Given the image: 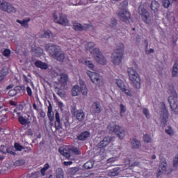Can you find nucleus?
<instances>
[{
  "label": "nucleus",
  "mask_w": 178,
  "mask_h": 178,
  "mask_svg": "<svg viewBox=\"0 0 178 178\" xmlns=\"http://www.w3.org/2000/svg\"><path fill=\"white\" fill-rule=\"evenodd\" d=\"M54 77H58V80L62 86H66L67 84V81H69V76H67V74L60 73L58 71L54 72Z\"/></svg>",
  "instance_id": "obj_10"
},
{
  "label": "nucleus",
  "mask_w": 178,
  "mask_h": 178,
  "mask_svg": "<svg viewBox=\"0 0 178 178\" xmlns=\"http://www.w3.org/2000/svg\"><path fill=\"white\" fill-rule=\"evenodd\" d=\"M72 163H73V161H72L63 162V165H65V166H70V165H72Z\"/></svg>",
  "instance_id": "obj_55"
},
{
  "label": "nucleus",
  "mask_w": 178,
  "mask_h": 178,
  "mask_svg": "<svg viewBox=\"0 0 178 178\" xmlns=\"http://www.w3.org/2000/svg\"><path fill=\"white\" fill-rule=\"evenodd\" d=\"M80 92L82 93V95H87V94H88V90H87V86H86V85L83 84L81 86V88L80 89Z\"/></svg>",
  "instance_id": "obj_42"
},
{
  "label": "nucleus",
  "mask_w": 178,
  "mask_h": 178,
  "mask_svg": "<svg viewBox=\"0 0 178 178\" xmlns=\"http://www.w3.org/2000/svg\"><path fill=\"white\" fill-rule=\"evenodd\" d=\"M86 74L90 79L91 81L94 84H96V86H98L99 87L104 86V78L102 76H101V74L95 72H91L90 70L86 72Z\"/></svg>",
  "instance_id": "obj_5"
},
{
  "label": "nucleus",
  "mask_w": 178,
  "mask_h": 178,
  "mask_svg": "<svg viewBox=\"0 0 178 178\" xmlns=\"http://www.w3.org/2000/svg\"><path fill=\"white\" fill-rule=\"evenodd\" d=\"M168 102L172 112L178 113V97L175 89L170 90V96L168 97Z\"/></svg>",
  "instance_id": "obj_4"
},
{
  "label": "nucleus",
  "mask_w": 178,
  "mask_h": 178,
  "mask_svg": "<svg viewBox=\"0 0 178 178\" xmlns=\"http://www.w3.org/2000/svg\"><path fill=\"white\" fill-rule=\"evenodd\" d=\"M32 51L36 55V56H42V55H44V50L39 47L32 48Z\"/></svg>",
  "instance_id": "obj_26"
},
{
  "label": "nucleus",
  "mask_w": 178,
  "mask_h": 178,
  "mask_svg": "<svg viewBox=\"0 0 178 178\" xmlns=\"http://www.w3.org/2000/svg\"><path fill=\"white\" fill-rule=\"evenodd\" d=\"M120 19L126 23L130 22V13L127 10H121L118 13Z\"/></svg>",
  "instance_id": "obj_13"
},
{
  "label": "nucleus",
  "mask_w": 178,
  "mask_h": 178,
  "mask_svg": "<svg viewBox=\"0 0 178 178\" xmlns=\"http://www.w3.org/2000/svg\"><path fill=\"white\" fill-rule=\"evenodd\" d=\"M71 94L73 97H77L80 94V87L79 85H75L72 87Z\"/></svg>",
  "instance_id": "obj_25"
},
{
  "label": "nucleus",
  "mask_w": 178,
  "mask_h": 178,
  "mask_svg": "<svg viewBox=\"0 0 178 178\" xmlns=\"http://www.w3.org/2000/svg\"><path fill=\"white\" fill-rule=\"evenodd\" d=\"M26 92L28 95H29V97H31V95H33V92L31 91V88L29 86L26 88Z\"/></svg>",
  "instance_id": "obj_53"
},
{
  "label": "nucleus",
  "mask_w": 178,
  "mask_h": 178,
  "mask_svg": "<svg viewBox=\"0 0 178 178\" xmlns=\"http://www.w3.org/2000/svg\"><path fill=\"white\" fill-rule=\"evenodd\" d=\"M26 163V160L24 159H19L17 160L16 161L14 162V165L15 166H23Z\"/></svg>",
  "instance_id": "obj_38"
},
{
  "label": "nucleus",
  "mask_w": 178,
  "mask_h": 178,
  "mask_svg": "<svg viewBox=\"0 0 178 178\" xmlns=\"http://www.w3.org/2000/svg\"><path fill=\"white\" fill-rule=\"evenodd\" d=\"M18 115V120L21 124H29L30 123V120H29L28 117H26V115H20L19 113Z\"/></svg>",
  "instance_id": "obj_20"
},
{
  "label": "nucleus",
  "mask_w": 178,
  "mask_h": 178,
  "mask_svg": "<svg viewBox=\"0 0 178 178\" xmlns=\"http://www.w3.org/2000/svg\"><path fill=\"white\" fill-rule=\"evenodd\" d=\"M30 18H25L23 20L17 19V23H19L22 26V27H24L25 29H29V23H30Z\"/></svg>",
  "instance_id": "obj_21"
},
{
  "label": "nucleus",
  "mask_w": 178,
  "mask_h": 178,
  "mask_svg": "<svg viewBox=\"0 0 178 178\" xmlns=\"http://www.w3.org/2000/svg\"><path fill=\"white\" fill-rule=\"evenodd\" d=\"M7 152H8V154H10L11 155H15V152L10 150V149H7Z\"/></svg>",
  "instance_id": "obj_61"
},
{
  "label": "nucleus",
  "mask_w": 178,
  "mask_h": 178,
  "mask_svg": "<svg viewBox=\"0 0 178 178\" xmlns=\"http://www.w3.org/2000/svg\"><path fill=\"white\" fill-rule=\"evenodd\" d=\"M172 76V77H177L178 76V60H177L173 65Z\"/></svg>",
  "instance_id": "obj_23"
},
{
  "label": "nucleus",
  "mask_w": 178,
  "mask_h": 178,
  "mask_svg": "<svg viewBox=\"0 0 178 178\" xmlns=\"http://www.w3.org/2000/svg\"><path fill=\"white\" fill-rule=\"evenodd\" d=\"M56 177H63V170L62 168L57 169Z\"/></svg>",
  "instance_id": "obj_43"
},
{
  "label": "nucleus",
  "mask_w": 178,
  "mask_h": 178,
  "mask_svg": "<svg viewBox=\"0 0 178 178\" xmlns=\"http://www.w3.org/2000/svg\"><path fill=\"white\" fill-rule=\"evenodd\" d=\"M0 9L8 13L16 12V8L7 2L0 3Z\"/></svg>",
  "instance_id": "obj_12"
},
{
  "label": "nucleus",
  "mask_w": 178,
  "mask_h": 178,
  "mask_svg": "<svg viewBox=\"0 0 178 178\" xmlns=\"http://www.w3.org/2000/svg\"><path fill=\"white\" fill-rule=\"evenodd\" d=\"M116 161V159L115 157H111L107 160L108 163H112V162H115Z\"/></svg>",
  "instance_id": "obj_57"
},
{
  "label": "nucleus",
  "mask_w": 178,
  "mask_h": 178,
  "mask_svg": "<svg viewBox=\"0 0 178 178\" xmlns=\"http://www.w3.org/2000/svg\"><path fill=\"white\" fill-rule=\"evenodd\" d=\"M173 166L177 168L178 166V157H175L173 159Z\"/></svg>",
  "instance_id": "obj_51"
},
{
  "label": "nucleus",
  "mask_w": 178,
  "mask_h": 178,
  "mask_svg": "<svg viewBox=\"0 0 178 178\" xmlns=\"http://www.w3.org/2000/svg\"><path fill=\"white\" fill-rule=\"evenodd\" d=\"M121 91L128 97H131L133 95V92H131V90L127 88V86H125V88H124V89H122V90Z\"/></svg>",
  "instance_id": "obj_34"
},
{
  "label": "nucleus",
  "mask_w": 178,
  "mask_h": 178,
  "mask_svg": "<svg viewBox=\"0 0 178 178\" xmlns=\"http://www.w3.org/2000/svg\"><path fill=\"white\" fill-rule=\"evenodd\" d=\"M88 137H90V132L85 131L78 136V139L80 140V141H84V140H87Z\"/></svg>",
  "instance_id": "obj_29"
},
{
  "label": "nucleus",
  "mask_w": 178,
  "mask_h": 178,
  "mask_svg": "<svg viewBox=\"0 0 178 178\" xmlns=\"http://www.w3.org/2000/svg\"><path fill=\"white\" fill-rule=\"evenodd\" d=\"M95 43L92 42H90L86 44V50L90 52L92 56H93V55L95 54V49H99L95 48Z\"/></svg>",
  "instance_id": "obj_16"
},
{
  "label": "nucleus",
  "mask_w": 178,
  "mask_h": 178,
  "mask_svg": "<svg viewBox=\"0 0 178 178\" xmlns=\"http://www.w3.org/2000/svg\"><path fill=\"white\" fill-rule=\"evenodd\" d=\"M85 65L89 68L91 69L92 70L95 67V65H94V63H92V61L90 60H85Z\"/></svg>",
  "instance_id": "obj_37"
},
{
  "label": "nucleus",
  "mask_w": 178,
  "mask_h": 178,
  "mask_svg": "<svg viewBox=\"0 0 178 178\" xmlns=\"http://www.w3.org/2000/svg\"><path fill=\"white\" fill-rule=\"evenodd\" d=\"M81 4H82L81 3H80V2H76V1H75V2L72 1V2L70 3V5H73L74 6H79V5H81Z\"/></svg>",
  "instance_id": "obj_56"
},
{
  "label": "nucleus",
  "mask_w": 178,
  "mask_h": 178,
  "mask_svg": "<svg viewBox=\"0 0 178 178\" xmlns=\"http://www.w3.org/2000/svg\"><path fill=\"white\" fill-rule=\"evenodd\" d=\"M45 172H47V170H44L43 168L41 169L40 172L42 176H45Z\"/></svg>",
  "instance_id": "obj_59"
},
{
  "label": "nucleus",
  "mask_w": 178,
  "mask_h": 178,
  "mask_svg": "<svg viewBox=\"0 0 178 178\" xmlns=\"http://www.w3.org/2000/svg\"><path fill=\"white\" fill-rule=\"evenodd\" d=\"M168 170V163H166V161H163L160 164V167L159 168L158 172H157V176H162V175H166V172Z\"/></svg>",
  "instance_id": "obj_14"
},
{
  "label": "nucleus",
  "mask_w": 178,
  "mask_h": 178,
  "mask_svg": "<svg viewBox=\"0 0 178 178\" xmlns=\"http://www.w3.org/2000/svg\"><path fill=\"white\" fill-rule=\"evenodd\" d=\"M8 73H9V72L8 71V68L6 67L3 68L0 71V81H2V80H3V79H5L6 76H8Z\"/></svg>",
  "instance_id": "obj_30"
},
{
  "label": "nucleus",
  "mask_w": 178,
  "mask_h": 178,
  "mask_svg": "<svg viewBox=\"0 0 178 178\" xmlns=\"http://www.w3.org/2000/svg\"><path fill=\"white\" fill-rule=\"evenodd\" d=\"M57 105L58 106L60 109H61V111H65V109L66 108V106H65V104H63L62 102H58Z\"/></svg>",
  "instance_id": "obj_48"
},
{
  "label": "nucleus",
  "mask_w": 178,
  "mask_h": 178,
  "mask_svg": "<svg viewBox=\"0 0 178 178\" xmlns=\"http://www.w3.org/2000/svg\"><path fill=\"white\" fill-rule=\"evenodd\" d=\"M139 13L142 15L144 22H146L147 24H149V23H151L152 19L149 17V13L147 12V10L142 9L141 11H139Z\"/></svg>",
  "instance_id": "obj_15"
},
{
  "label": "nucleus",
  "mask_w": 178,
  "mask_h": 178,
  "mask_svg": "<svg viewBox=\"0 0 178 178\" xmlns=\"http://www.w3.org/2000/svg\"><path fill=\"white\" fill-rule=\"evenodd\" d=\"M90 28L89 25L84 24L82 26L81 24L79 23H74V30H76V31H81V30H87Z\"/></svg>",
  "instance_id": "obj_19"
},
{
  "label": "nucleus",
  "mask_w": 178,
  "mask_h": 178,
  "mask_svg": "<svg viewBox=\"0 0 178 178\" xmlns=\"http://www.w3.org/2000/svg\"><path fill=\"white\" fill-rule=\"evenodd\" d=\"M76 118L77 120H79V122L84 120V118H85L84 112L81 110L77 111L76 113Z\"/></svg>",
  "instance_id": "obj_28"
},
{
  "label": "nucleus",
  "mask_w": 178,
  "mask_h": 178,
  "mask_svg": "<svg viewBox=\"0 0 178 178\" xmlns=\"http://www.w3.org/2000/svg\"><path fill=\"white\" fill-rule=\"evenodd\" d=\"M93 167H94V163L91 161H89L86 162L83 165V168L85 169H92Z\"/></svg>",
  "instance_id": "obj_36"
},
{
  "label": "nucleus",
  "mask_w": 178,
  "mask_h": 178,
  "mask_svg": "<svg viewBox=\"0 0 178 178\" xmlns=\"http://www.w3.org/2000/svg\"><path fill=\"white\" fill-rule=\"evenodd\" d=\"M41 38H54L55 35L51 31L43 30L40 33Z\"/></svg>",
  "instance_id": "obj_18"
},
{
  "label": "nucleus",
  "mask_w": 178,
  "mask_h": 178,
  "mask_svg": "<svg viewBox=\"0 0 178 178\" xmlns=\"http://www.w3.org/2000/svg\"><path fill=\"white\" fill-rule=\"evenodd\" d=\"M92 111H94L95 113H99L101 112V105L98 102H95L92 105Z\"/></svg>",
  "instance_id": "obj_27"
},
{
  "label": "nucleus",
  "mask_w": 178,
  "mask_h": 178,
  "mask_svg": "<svg viewBox=\"0 0 178 178\" xmlns=\"http://www.w3.org/2000/svg\"><path fill=\"white\" fill-rule=\"evenodd\" d=\"M47 116L51 122H54V113H48Z\"/></svg>",
  "instance_id": "obj_52"
},
{
  "label": "nucleus",
  "mask_w": 178,
  "mask_h": 178,
  "mask_svg": "<svg viewBox=\"0 0 178 178\" xmlns=\"http://www.w3.org/2000/svg\"><path fill=\"white\" fill-rule=\"evenodd\" d=\"M0 120L1 122H6V120H8V118L5 115H3L0 116Z\"/></svg>",
  "instance_id": "obj_54"
},
{
  "label": "nucleus",
  "mask_w": 178,
  "mask_h": 178,
  "mask_svg": "<svg viewBox=\"0 0 178 178\" xmlns=\"http://www.w3.org/2000/svg\"><path fill=\"white\" fill-rule=\"evenodd\" d=\"M59 152L63 155V156H70V154H74V155H81V152L79 149L74 148L70 149L69 146H63L60 147Z\"/></svg>",
  "instance_id": "obj_7"
},
{
  "label": "nucleus",
  "mask_w": 178,
  "mask_h": 178,
  "mask_svg": "<svg viewBox=\"0 0 178 178\" xmlns=\"http://www.w3.org/2000/svg\"><path fill=\"white\" fill-rule=\"evenodd\" d=\"M95 53L93 54L95 60L99 65H106V59L102 55V53L99 51V49H95Z\"/></svg>",
  "instance_id": "obj_11"
},
{
  "label": "nucleus",
  "mask_w": 178,
  "mask_h": 178,
  "mask_svg": "<svg viewBox=\"0 0 178 178\" xmlns=\"http://www.w3.org/2000/svg\"><path fill=\"white\" fill-rule=\"evenodd\" d=\"M79 172V168L74 167V168H71L69 170V173L70 175H76V173H77Z\"/></svg>",
  "instance_id": "obj_44"
},
{
  "label": "nucleus",
  "mask_w": 178,
  "mask_h": 178,
  "mask_svg": "<svg viewBox=\"0 0 178 178\" xmlns=\"http://www.w3.org/2000/svg\"><path fill=\"white\" fill-rule=\"evenodd\" d=\"M160 105L161 106L160 111V119L162 123H165L169 119V112L168 111V108H166L165 103H161Z\"/></svg>",
  "instance_id": "obj_8"
},
{
  "label": "nucleus",
  "mask_w": 178,
  "mask_h": 178,
  "mask_svg": "<svg viewBox=\"0 0 178 178\" xmlns=\"http://www.w3.org/2000/svg\"><path fill=\"white\" fill-rule=\"evenodd\" d=\"M79 62L80 63H84V64H86V60H85L83 58H79Z\"/></svg>",
  "instance_id": "obj_58"
},
{
  "label": "nucleus",
  "mask_w": 178,
  "mask_h": 178,
  "mask_svg": "<svg viewBox=\"0 0 178 178\" xmlns=\"http://www.w3.org/2000/svg\"><path fill=\"white\" fill-rule=\"evenodd\" d=\"M165 133L168 134V136H173V134H175V131L172 127L168 126L165 129Z\"/></svg>",
  "instance_id": "obj_39"
},
{
  "label": "nucleus",
  "mask_w": 178,
  "mask_h": 178,
  "mask_svg": "<svg viewBox=\"0 0 178 178\" xmlns=\"http://www.w3.org/2000/svg\"><path fill=\"white\" fill-rule=\"evenodd\" d=\"M127 72L129 80L133 83L134 87L140 88L141 87V79H140V75H138L137 71L132 67H129Z\"/></svg>",
  "instance_id": "obj_3"
},
{
  "label": "nucleus",
  "mask_w": 178,
  "mask_h": 178,
  "mask_svg": "<svg viewBox=\"0 0 178 178\" xmlns=\"http://www.w3.org/2000/svg\"><path fill=\"white\" fill-rule=\"evenodd\" d=\"M35 65L36 66V67H39L40 69H48V65H47V63H42V61H36L35 63Z\"/></svg>",
  "instance_id": "obj_31"
},
{
  "label": "nucleus",
  "mask_w": 178,
  "mask_h": 178,
  "mask_svg": "<svg viewBox=\"0 0 178 178\" xmlns=\"http://www.w3.org/2000/svg\"><path fill=\"white\" fill-rule=\"evenodd\" d=\"M151 9L153 12H157L158 9H159V3L156 1H152L151 4Z\"/></svg>",
  "instance_id": "obj_32"
},
{
  "label": "nucleus",
  "mask_w": 178,
  "mask_h": 178,
  "mask_svg": "<svg viewBox=\"0 0 178 178\" xmlns=\"http://www.w3.org/2000/svg\"><path fill=\"white\" fill-rule=\"evenodd\" d=\"M14 148L15 149V151H24V147L19 143H15L14 144Z\"/></svg>",
  "instance_id": "obj_35"
},
{
  "label": "nucleus",
  "mask_w": 178,
  "mask_h": 178,
  "mask_svg": "<svg viewBox=\"0 0 178 178\" xmlns=\"http://www.w3.org/2000/svg\"><path fill=\"white\" fill-rule=\"evenodd\" d=\"M123 51H124V46L121 44L120 50H116L111 56V60L115 66H119L122 63L123 58Z\"/></svg>",
  "instance_id": "obj_6"
},
{
  "label": "nucleus",
  "mask_w": 178,
  "mask_h": 178,
  "mask_svg": "<svg viewBox=\"0 0 178 178\" xmlns=\"http://www.w3.org/2000/svg\"><path fill=\"white\" fill-rule=\"evenodd\" d=\"M130 143H131L132 148L137 149L139 147H141V143L140 142V140H138V139H136V138L131 139Z\"/></svg>",
  "instance_id": "obj_22"
},
{
  "label": "nucleus",
  "mask_w": 178,
  "mask_h": 178,
  "mask_svg": "<svg viewBox=\"0 0 178 178\" xmlns=\"http://www.w3.org/2000/svg\"><path fill=\"white\" fill-rule=\"evenodd\" d=\"M46 51L58 62H63L65 60V53L62 51V49L58 45L52 43L46 44L44 45Z\"/></svg>",
  "instance_id": "obj_1"
},
{
  "label": "nucleus",
  "mask_w": 178,
  "mask_h": 178,
  "mask_svg": "<svg viewBox=\"0 0 178 178\" xmlns=\"http://www.w3.org/2000/svg\"><path fill=\"white\" fill-rule=\"evenodd\" d=\"M120 116H123V115L126 113V107L123 104H121L120 106Z\"/></svg>",
  "instance_id": "obj_45"
},
{
  "label": "nucleus",
  "mask_w": 178,
  "mask_h": 178,
  "mask_svg": "<svg viewBox=\"0 0 178 178\" xmlns=\"http://www.w3.org/2000/svg\"><path fill=\"white\" fill-rule=\"evenodd\" d=\"M55 118H56V124H59L60 123V118L59 117V113H56Z\"/></svg>",
  "instance_id": "obj_49"
},
{
  "label": "nucleus",
  "mask_w": 178,
  "mask_h": 178,
  "mask_svg": "<svg viewBox=\"0 0 178 178\" xmlns=\"http://www.w3.org/2000/svg\"><path fill=\"white\" fill-rule=\"evenodd\" d=\"M43 169L44 170H48V169H49V164H48V163L45 164Z\"/></svg>",
  "instance_id": "obj_60"
},
{
  "label": "nucleus",
  "mask_w": 178,
  "mask_h": 178,
  "mask_svg": "<svg viewBox=\"0 0 178 178\" xmlns=\"http://www.w3.org/2000/svg\"><path fill=\"white\" fill-rule=\"evenodd\" d=\"M163 6L165 8H168V6H170L172 3H173V0H163Z\"/></svg>",
  "instance_id": "obj_41"
},
{
  "label": "nucleus",
  "mask_w": 178,
  "mask_h": 178,
  "mask_svg": "<svg viewBox=\"0 0 178 178\" xmlns=\"http://www.w3.org/2000/svg\"><path fill=\"white\" fill-rule=\"evenodd\" d=\"M40 115L41 116V118H45V113L44 111H41L40 113Z\"/></svg>",
  "instance_id": "obj_62"
},
{
  "label": "nucleus",
  "mask_w": 178,
  "mask_h": 178,
  "mask_svg": "<svg viewBox=\"0 0 178 178\" xmlns=\"http://www.w3.org/2000/svg\"><path fill=\"white\" fill-rule=\"evenodd\" d=\"M16 94H17V90H16V89H11L8 92V95H10V97H15V95H16Z\"/></svg>",
  "instance_id": "obj_47"
},
{
  "label": "nucleus",
  "mask_w": 178,
  "mask_h": 178,
  "mask_svg": "<svg viewBox=\"0 0 178 178\" xmlns=\"http://www.w3.org/2000/svg\"><path fill=\"white\" fill-rule=\"evenodd\" d=\"M111 141H112V138L109 136H106L103 138L102 140H101L98 145L97 147L99 148L98 151L100 152L99 155H101V152H104L105 147H108L109 144H111Z\"/></svg>",
  "instance_id": "obj_9"
},
{
  "label": "nucleus",
  "mask_w": 178,
  "mask_h": 178,
  "mask_svg": "<svg viewBox=\"0 0 178 178\" xmlns=\"http://www.w3.org/2000/svg\"><path fill=\"white\" fill-rule=\"evenodd\" d=\"M107 129L109 133H114L120 140H124L126 137V129L112 122L108 124Z\"/></svg>",
  "instance_id": "obj_2"
},
{
  "label": "nucleus",
  "mask_w": 178,
  "mask_h": 178,
  "mask_svg": "<svg viewBox=\"0 0 178 178\" xmlns=\"http://www.w3.org/2000/svg\"><path fill=\"white\" fill-rule=\"evenodd\" d=\"M143 113L147 119H149L151 118V115H149V111L147 108H143Z\"/></svg>",
  "instance_id": "obj_46"
},
{
  "label": "nucleus",
  "mask_w": 178,
  "mask_h": 178,
  "mask_svg": "<svg viewBox=\"0 0 178 178\" xmlns=\"http://www.w3.org/2000/svg\"><path fill=\"white\" fill-rule=\"evenodd\" d=\"M57 23H58V24H61V26H68L69 19H67V17H66V15L61 14L60 15V18L57 21Z\"/></svg>",
  "instance_id": "obj_17"
},
{
  "label": "nucleus",
  "mask_w": 178,
  "mask_h": 178,
  "mask_svg": "<svg viewBox=\"0 0 178 178\" xmlns=\"http://www.w3.org/2000/svg\"><path fill=\"white\" fill-rule=\"evenodd\" d=\"M143 141L144 143H152V138L151 137L150 135L146 134L143 137Z\"/></svg>",
  "instance_id": "obj_40"
},
{
  "label": "nucleus",
  "mask_w": 178,
  "mask_h": 178,
  "mask_svg": "<svg viewBox=\"0 0 178 178\" xmlns=\"http://www.w3.org/2000/svg\"><path fill=\"white\" fill-rule=\"evenodd\" d=\"M3 56H9L10 55V50L9 49H6L3 52Z\"/></svg>",
  "instance_id": "obj_50"
},
{
  "label": "nucleus",
  "mask_w": 178,
  "mask_h": 178,
  "mask_svg": "<svg viewBox=\"0 0 178 178\" xmlns=\"http://www.w3.org/2000/svg\"><path fill=\"white\" fill-rule=\"evenodd\" d=\"M33 131H31V129L28 131V136H33Z\"/></svg>",
  "instance_id": "obj_64"
},
{
  "label": "nucleus",
  "mask_w": 178,
  "mask_h": 178,
  "mask_svg": "<svg viewBox=\"0 0 178 178\" xmlns=\"http://www.w3.org/2000/svg\"><path fill=\"white\" fill-rule=\"evenodd\" d=\"M48 113H54V112L52 111V108L51 107L48 108Z\"/></svg>",
  "instance_id": "obj_63"
},
{
  "label": "nucleus",
  "mask_w": 178,
  "mask_h": 178,
  "mask_svg": "<svg viewBox=\"0 0 178 178\" xmlns=\"http://www.w3.org/2000/svg\"><path fill=\"white\" fill-rule=\"evenodd\" d=\"M120 170V168L116 167L108 172V176H110L111 177H115V176H119Z\"/></svg>",
  "instance_id": "obj_24"
},
{
  "label": "nucleus",
  "mask_w": 178,
  "mask_h": 178,
  "mask_svg": "<svg viewBox=\"0 0 178 178\" xmlns=\"http://www.w3.org/2000/svg\"><path fill=\"white\" fill-rule=\"evenodd\" d=\"M115 82L121 91L126 87L122 79H115Z\"/></svg>",
  "instance_id": "obj_33"
}]
</instances>
